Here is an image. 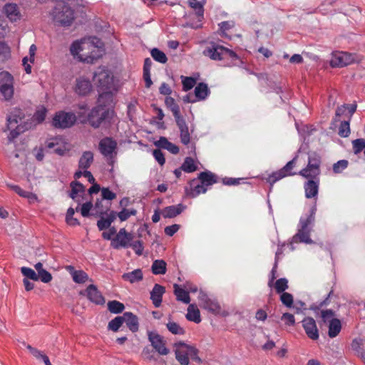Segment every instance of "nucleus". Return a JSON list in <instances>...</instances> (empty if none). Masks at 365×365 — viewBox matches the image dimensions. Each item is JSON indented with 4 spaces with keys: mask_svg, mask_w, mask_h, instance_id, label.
Masks as SVG:
<instances>
[{
    "mask_svg": "<svg viewBox=\"0 0 365 365\" xmlns=\"http://www.w3.org/2000/svg\"><path fill=\"white\" fill-rule=\"evenodd\" d=\"M93 81L98 91L109 90L113 86V76L105 67H99L94 73Z\"/></svg>",
    "mask_w": 365,
    "mask_h": 365,
    "instance_id": "obj_5",
    "label": "nucleus"
},
{
    "mask_svg": "<svg viewBox=\"0 0 365 365\" xmlns=\"http://www.w3.org/2000/svg\"><path fill=\"white\" fill-rule=\"evenodd\" d=\"M24 118V112L19 108H14L7 116V127L13 128L16 125H22Z\"/></svg>",
    "mask_w": 365,
    "mask_h": 365,
    "instance_id": "obj_18",
    "label": "nucleus"
},
{
    "mask_svg": "<svg viewBox=\"0 0 365 365\" xmlns=\"http://www.w3.org/2000/svg\"><path fill=\"white\" fill-rule=\"evenodd\" d=\"M93 162V153L91 151L83 153L78 161V168L81 170H87Z\"/></svg>",
    "mask_w": 365,
    "mask_h": 365,
    "instance_id": "obj_27",
    "label": "nucleus"
},
{
    "mask_svg": "<svg viewBox=\"0 0 365 365\" xmlns=\"http://www.w3.org/2000/svg\"><path fill=\"white\" fill-rule=\"evenodd\" d=\"M148 340L151 346L160 355H168L170 353L169 349L166 347V342L163 337L155 331L148 332Z\"/></svg>",
    "mask_w": 365,
    "mask_h": 365,
    "instance_id": "obj_10",
    "label": "nucleus"
},
{
    "mask_svg": "<svg viewBox=\"0 0 365 365\" xmlns=\"http://www.w3.org/2000/svg\"><path fill=\"white\" fill-rule=\"evenodd\" d=\"M122 279L131 284L140 282L143 279V274L140 269H136L132 272L124 273Z\"/></svg>",
    "mask_w": 365,
    "mask_h": 365,
    "instance_id": "obj_28",
    "label": "nucleus"
},
{
    "mask_svg": "<svg viewBox=\"0 0 365 365\" xmlns=\"http://www.w3.org/2000/svg\"><path fill=\"white\" fill-rule=\"evenodd\" d=\"M319 180H308L304 185L305 197L312 198L317 197L319 192Z\"/></svg>",
    "mask_w": 365,
    "mask_h": 365,
    "instance_id": "obj_22",
    "label": "nucleus"
},
{
    "mask_svg": "<svg viewBox=\"0 0 365 365\" xmlns=\"http://www.w3.org/2000/svg\"><path fill=\"white\" fill-rule=\"evenodd\" d=\"M123 323H125L132 332H136L139 328L138 317L132 312H125L122 315Z\"/></svg>",
    "mask_w": 365,
    "mask_h": 365,
    "instance_id": "obj_24",
    "label": "nucleus"
},
{
    "mask_svg": "<svg viewBox=\"0 0 365 365\" xmlns=\"http://www.w3.org/2000/svg\"><path fill=\"white\" fill-rule=\"evenodd\" d=\"M75 211H76V210H74L73 208L69 207L66 212V222L69 225H71V226H76V225H80L79 221L76 218L73 217Z\"/></svg>",
    "mask_w": 365,
    "mask_h": 365,
    "instance_id": "obj_51",
    "label": "nucleus"
},
{
    "mask_svg": "<svg viewBox=\"0 0 365 365\" xmlns=\"http://www.w3.org/2000/svg\"><path fill=\"white\" fill-rule=\"evenodd\" d=\"M198 179L207 187L217 182L216 175L209 171L200 173L198 175Z\"/></svg>",
    "mask_w": 365,
    "mask_h": 365,
    "instance_id": "obj_32",
    "label": "nucleus"
},
{
    "mask_svg": "<svg viewBox=\"0 0 365 365\" xmlns=\"http://www.w3.org/2000/svg\"><path fill=\"white\" fill-rule=\"evenodd\" d=\"M274 288L277 293L282 294L288 289V280L286 278H280L274 283Z\"/></svg>",
    "mask_w": 365,
    "mask_h": 365,
    "instance_id": "obj_47",
    "label": "nucleus"
},
{
    "mask_svg": "<svg viewBox=\"0 0 365 365\" xmlns=\"http://www.w3.org/2000/svg\"><path fill=\"white\" fill-rule=\"evenodd\" d=\"M21 272L22 274L26 277L27 279H30L34 281L38 280V277L37 274L31 268L23 267L21 268Z\"/></svg>",
    "mask_w": 365,
    "mask_h": 365,
    "instance_id": "obj_54",
    "label": "nucleus"
},
{
    "mask_svg": "<svg viewBox=\"0 0 365 365\" xmlns=\"http://www.w3.org/2000/svg\"><path fill=\"white\" fill-rule=\"evenodd\" d=\"M341 329V324L339 319H332L329 324V336L331 338L336 337Z\"/></svg>",
    "mask_w": 365,
    "mask_h": 365,
    "instance_id": "obj_34",
    "label": "nucleus"
},
{
    "mask_svg": "<svg viewBox=\"0 0 365 365\" xmlns=\"http://www.w3.org/2000/svg\"><path fill=\"white\" fill-rule=\"evenodd\" d=\"M46 112L47 110L44 107L36 110L33 116L34 121L38 123H42L46 118Z\"/></svg>",
    "mask_w": 365,
    "mask_h": 365,
    "instance_id": "obj_62",
    "label": "nucleus"
},
{
    "mask_svg": "<svg viewBox=\"0 0 365 365\" xmlns=\"http://www.w3.org/2000/svg\"><path fill=\"white\" fill-rule=\"evenodd\" d=\"M356 61L354 54L344 51H333L329 61L332 68H341L346 66Z\"/></svg>",
    "mask_w": 365,
    "mask_h": 365,
    "instance_id": "obj_7",
    "label": "nucleus"
},
{
    "mask_svg": "<svg viewBox=\"0 0 365 365\" xmlns=\"http://www.w3.org/2000/svg\"><path fill=\"white\" fill-rule=\"evenodd\" d=\"M207 190V187L201 182L194 179L190 182V187L185 188L186 195L190 197H195L201 193H205Z\"/></svg>",
    "mask_w": 365,
    "mask_h": 365,
    "instance_id": "obj_17",
    "label": "nucleus"
},
{
    "mask_svg": "<svg viewBox=\"0 0 365 365\" xmlns=\"http://www.w3.org/2000/svg\"><path fill=\"white\" fill-rule=\"evenodd\" d=\"M165 103L166 106L172 111L173 116L175 118L182 116L180 112V108L175 103V99L172 97L168 96L165 98Z\"/></svg>",
    "mask_w": 365,
    "mask_h": 365,
    "instance_id": "obj_36",
    "label": "nucleus"
},
{
    "mask_svg": "<svg viewBox=\"0 0 365 365\" xmlns=\"http://www.w3.org/2000/svg\"><path fill=\"white\" fill-rule=\"evenodd\" d=\"M203 54L215 61H224V66H233L240 61L235 52L218 43L211 42L204 50Z\"/></svg>",
    "mask_w": 365,
    "mask_h": 365,
    "instance_id": "obj_1",
    "label": "nucleus"
},
{
    "mask_svg": "<svg viewBox=\"0 0 365 365\" xmlns=\"http://www.w3.org/2000/svg\"><path fill=\"white\" fill-rule=\"evenodd\" d=\"M312 217L309 220H304L301 217L299 224L297 232L293 236L292 242H304L306 244H312L313 241L310 238L312 230Z\"/></svg>",
    "mask_w": 365,
    "mask_h": 365,
    "instance_id": "obj_4",
    "label": "nucleus"
},
{
    "mask_svg": "<svg viewBox=\"0 0 365 365\" xmlns=\"http://www.w3.org/2000/svg\"><path fill=\"white\" fill-rule=\"evenodd\" d=\"M102 200H112L116 197L115 193L110 191L108 187L101 188Z\"/></svg>",
    "mask_w": 365,
    "mask_h": 365,
    "instance_id": "obj_64",
    "label": "nucleus"
},
{
    "mask_svg": "<svg viewBox=\"0 0 365 365\" xmlns=\"http://www.w3.org/2000/svg\"><path fill=\"white\" fill-rule=\"evenodd\" d=\"M54 19L62 26H69L74 19L73 11L66 5L56 6L53 11Z\"/></svg>",
    "mask_w": 365,
    "mask_h": 365,
    "instance_id": "obj_9",
    "label": "nucleus"
},
{
    "mask_svg": "<svg viewBox=\"0 0 365 365\" xmlns=\"http://www.w3.org/2000/svg\"><path fill=\"white\" fill-rule=\"evenodd\" d=\"M181 169L186 173H192L197 170V165L195 160L190 158L187 157L181 165Z\"/></svg>",
    "mask_w": 365,
    "mask_h": 365,
    "instance_id": "obj_39",
    "label": "nucleus"
},
{
    "mask_svg": "<svg viewBox=\"0 0 365 365\" xmlns=\"http://www.w3.org/2000/svg\"><path fill=\"white\" fill-rule=\"evenodd\" d=\"M338 134L342 138H346L349 135L350 127L349 121L344 120L341 123Z\"/></svg>",
    "mask_w": 365,
    "mask_h": 365,
    "instance_id": "obj_59",
    "label": "nucleus"
},
{
    "mask_svg": "<svg viewBox=\"0 0 365 365\" xmlns=\"http://www.w3.org/2000/svg\"><path fill=\"white\" fill-rule=\"evenodd\" d=\"M191 8L195 11V14L198 18L202 19L204 15L203 4L197 0H192L189 2Z\"/></svg>",
    "mask_w": 365,
    "mask_h": 365,
    "instance_id": "obj_45",
    "label": "nucleus"
},
{
    "mask_svg": "<svg viewBox=\"0 0 365 365\" xmlns=\"http://www.w3.org/2000/svg\"><path fill=\"white\" fill-rule=\"evenodd\" d=\"M129 247H132L137 255L140 256L143 255V245L140 240L135 241L133 243L130 242Z\"/></svg>",
    "mask_w": 365,
    "mask_h": 365,
    "instance_id": "obj_63",
    "label": "nucleus"
},
{
    "mask_svg": "<svg viewBox=\"0 0 365 365\" xmlns=\"http://www.w3.org/2000/svg\"><path fill=\"white\" fill-rule=\"evenodd\" d=\"M133 239L132 234L127 232L125 228H121L111 240V246L116 250L120 247H128Z\"/></svg>",
    "mask_w": 365,
    "mask_h": 365,
    "instance_id": "obj_11",
    "label": "nucleus"
},
{
    "mask_svg": "<svg viewBox=\"0 0 365 365\" xmlns=\"http://www.w3.org/2000/svg\"><path fill=\"white\" fill-rule=\"evenodd\" d=\"M166 262L163 259H156L151 266L152 272L154 274H164L166 273Z\"/></svg>",
    "mask_w": 365,
    "mask_h": 365,
    "instance_id": "obj_35",
    "label": "nucleus"
},
{
    "mask_svg": "<svg viewBox=\"0 0 365 365\" xmlns=\"http://www.w3.org/2000/svg\"><path fill=\"white\" fill-rule=\"evenodd\" d=\"M210 93L207 85L204 83H200L195 88V96L197 101L205 100Z\"/></svg>",
    "mask_w": 365,
    "mask_h": 365,
    "instance_id": "obj_33",
    "label": "nucleus"
},
{
    "mask_svg": "<svg viewBox=\"0 0 365 365\" xmlns=\"http://www.w3.org/2000/svg\"><path fill=\"white\" fill-rule=\"evenodd\" d=\"M198 299L200 307L203 309L215 314L220 313L221 308L218 302L215 299H210L205 292H200Z\"/></svg>",
    "mask_w": 365,
    "mask_h": 365,
    "instance_id": "obj_12",
    "label": "nucleus"
},
{
    "mask_svg": "<svg viewBox=\"0 0 365 365\" xmlns=\"http://www.w3.org/2000/svg\"><path fill=\"white\" fill-rule=\"evenodd\" d=\"M165 292V288L158 284H155L150 292V299L155 307H159L162 303L163 295Z\"/></svg>",
    "mask_w": 365,
    "mask_h": 365,
    "instance_id": "obj_21",
    "label": "nucleus"
},
{
    "mask_svg": "<svg viewBox=\"0 0 365 365\" xmlns=\"http://www.w3.org/2000/svg\"><path fill=\"white\" fill-rule=\"evenodd\" d=\"M302 327L307 336L312 339H319V330L317 329L315 320L312 317H306L302 321Z\"/></svg>",
    "mask_w": 365,
    "mask_h": 365,
    "instance_id": "obj_14",
    "label": "nucleus"
},
{
    "mask_svg": "<svg viewBox=\"0 0 365 365\" xmlns=\"http://www.w3.org/2000/svg\"><path fill=\"white\" fill-rule=\"evenodd\" d=\"M308 165L316 168H320L321 157L316 153H312L309 155Z\"/></svg>",
    "mask_w": 365,
    "mask_h": 365,
    "instance_id": "obj_48",
    "label": "nucleus"
},
{
    "mask_svg": "<svg viewBox=\"0 0 365 365\" xmlns=\"http://www.w3.org/2000/svg\"><path fill=\"white\" fill-rule=\"evenodd\" d=\"M182 89L184 91H187L192 88L196 83V80L192 77H185L181 76Z\"/></svg>",
    "mask_w": 365,
    "mask_h": 365,
    "instance_id": "obj_50",
    "label": "nucleus"
},
{
    "mask_svg": "<svg viewBox=\"0 0 365 365\" xmlns=\"http://www.w3.org/2000/svg\"><path fill=\"white\" fill-rule=\"evenodd\" d=\"M287 177L286 174L282 171V168L276 172L272 173L266 178L267 182L272 186L276 182Z\"/></svg>",
    "mask_w": 365,
    "mask_h": 365,
    "instance_id": "obj_43",
    "label": "nucleus"
},
{
    "mask_svg": "<svg viewBox=\"0 0 365 365\" xmlns=\"http://www.w3.org/2000/svg\"><path fill=\"white\" fill-rule=\"evenodd\" d=\"M7 128L10 130L8 135V140L9 143H11L21 133H23L25 130V128L23 125H16L13 128L7 127Z\"/></svg>",
    "mask_w": 365,
    "mask_h": 365,
    "instance_id": "obj_46",
    "label": "nucleus"
},
{
    "mask_svg": "<svg viewBox=\"0 0 365 365\" xmlns=\"http://www.w3.org/2000/svg\"><path fill=\"white\" fill-rule=\"evenodd\" d=\"M71 191L69 196L75 200L77 195L84 192V186L79 182L74 181L71 183Z\"/></svg>",
    "mask_w": 365,
    "mask_h": 365,
    "instance_id": "obj_42",
    "label": "nucleus"
},
{
    "mask_svg": "<svg viewBox=\"0 0 365 365\" xmlns=\"http://www.w3.org/2000/svg\"><path fill=\"white\" fill-rule=\"evenodd\" d=\"M175 358L182 365H188L190 359L200 362L201 360L197 356V349L183 342H178L175 344Z\"/></svg>",
    "mask_w": 365,
    "mask_h": 365,
    "instance_id": "obj_2",
    "label": "nucleus"
},
{
    "mask_svg": "<svg viewBox=\"0 0 365 365\" xmlns=\"http://www.w3.org/2000/svg\"><path fill=\"white\" fill-rule=\"evenodd\" d=\"M117 148V143L111 138H104L99 143L101 153L108 158H111Z\"/></svg>",
    "mask_w": 365,
    "mask_h": 365,
    "instance_id": "obj_13",
    "label": "nucleus"
},
{
    "mask_svg": "<svg viewBox=\"0 0 365 365\" xmlns=\"http://www.w3.org/2000/svg\"><path fill=\"white\" fill-rule=\"evenodd\" d=\"M11 189L15 191L21 197L29 199L31 202L37 200V197L35 194L24 190L18 185H11Z\"/></svg>",
    "mask_w": 365,
    "mask_h": 365,
    "instance_id": "obj_38",
    "label": "nucleus"
},
{
    "mask_svg": "<svg viewBox=\"0 0 365 365\" xmlns=\"http://www.w3.org/2000/svg\"><path fill=\"white\" fill-rule=\"evenodd\" d=\"M297 156H295L292 160L289 161L282 168V171L286 174L287 176H292L295 175L294 172H292L293 168L296 165Z\"/></svg>",
    "mask_w": 365,
    "mask_h": 365,
    "instance_id": "obj_53",
    "label": "nucleus"
},
{
    "mask_svg": "<svg viewBox=\"0 0 365 365\" xmlns=\"http://www.w3.org/2000/svg\"><path fill=\"white\" fill-rule=\"evenodd\" d=\"M351 349L356 351V354L360 356L365 363V352L361 347V339H355L351 342Z\"/></svg>",
    "mask_w": 365,
    "mask_h": 365,
    "instance_id": "obj_41",
    "label": "nucleus"
},
{
    "mask_svg": "<svg viewBox=\"0 0 365 365\" xmlns=\"http://www.w3.org/2000/svg\"><path fill=\"white\" fill-rule=\"evenodd\" d=\"M122 316L115 317L110 322H109L108 328L113 331H117L123 324Z\"/></svg>",
    "mask_w": 365,
    "mask_h": 365,
    "instance_id": "obj_49",
    "label": "nucleus"
},
{
    "mask_svg": "<svg viewBox=\"0 0 365 365\" xmlns=\"http://www.w3.org/2000/svg\"><path fill=\"white\" fill-rule=\"evenodd\" d=\"M98 92L100 93L98 99L99 105H103L105 108L107 106H111L113 103V93L110 89L101 90Z\"/></svg>",
    "mask_w": 365,
    "mask_h": 365,
    "instance_id": "obj_25",
    "label": "nucleus"
},
{
    "mask_svg": "<svg viewBox=\"0 0 365 365\" xmlns=\"http://www.w3.org/2000/svg\"><path fill=\"white\" fill-rule=\"evenodd\" d=\"M113 115V110L105 108L103 105H98L91 109L88 114L87 120L91 126L98 128L104 120L112 118Z\"/></svg>",
    "mask_w": 365,
    "mask_h": 365,
    "instance_id": "obj_3",
    "label": "nucleus"
},
{
    "mask_svg": "<svg viewBox=\"0 0 365 365\" xmlns=\"http://www.w3.org/2000/svg\"><path fill=\"white\" fill-rule=\"evenodd\" d=\"M76 121L73 113L59 111L53 118L52 125L56 128H67L71 127Z\"/></svg>",
    "mask_w": 365,
    "mask_h": 365,
    "instance_id": "obj_8",
    "label": "nucleus"
},
{
    "mask_svg": "<svg viewBox=\"0 0 365 365\" xmlns=\"http://www.w3.org/2000/svg\"><path fill=\"white\" fill-rule=\"evenodd\" d=\"M125 309V306L123 303L113 300L110 301L108 303V309L113 314L121 313Z\"/></svg>",
    "mask_w": 365,
    "mask_h": 365,
    "instance_id": "obj_40",
    "label": "nucleus"
},
{
    "mask_svg": "<svg viewBox=\"0 0 365 365\" xmlns=\"http://www.w3.org/2000/svg\"><path fill=\"white\" fill-rule=\"evenodd\" d=\"M280 301L284 306L290 308L293 306L294 298L290 293L283 292L280 295Z\"/></svg>",
    "mask_w": 365,
    "mask_h": 365,
    "instance_id": "obj_57",
    "label": "nucleus"
},
{
    "mask_svg": "<svg viewBox=\"0 0 365 365\" xmlns=\"http://www.w3.org/2000/svg\"><path fill=\"white\" fill-rule=\"evenodd\" d=\"M175 120L180 130L181 143L184 145H187L190 141V132L187 124L182 116L177 118Z\"/></svg>",
    "mask_w": 365,
    "mask_h": 365,
    "instance_id": "obj_16",
    "label": "nucleus"
},
{
    "mask_svg": "<svg viewBox=\"0 0 365 365\" xmlns=\"http://www.w3.org/2000/svg\"><path fill=\"white\" fill-rule=\"evenodd\" d=\"M320 173V168L309 167L307 165L306 168L299 172V175L309 180H319Z\"/></svg>",
    "mask_w": 365,
    "mask_h": 365,
    "instance_id": "obj_26",
    "label": "nucleus"
},
{
    "mask_svg": "<svg viewBox=\"0 0 365 365\" xmlns=\"http://www.w3.org/2000/svg\"><path fill=\"white\" fill-rule=\"evenodd\" d=\"M3 11L6 16L11 22H16L21 19V14L16 4L8 3L3 7Z\"/></svg>",
    "mask_w": 365,
    "mask_h": 365,
    "instance_id": "obj_15",
    "label": "nucleus"
},
{
    "mask_svg": "<svg viewBox=\"0 0 365 365\" xmlns=\"http://www.w3.org/2000/svg\"><path fill=\"white\" fill-rule=\"evenodd\" d=\"M86 295L88 299L93 303L96 304H103L105 303V299L98 291L96 286L90 284L85 291Z\"/></svg>",
    "mask_w": 365,
    "mask_h": 365,
    "instance_id": "obj_19",
    "label": "nucleus"
},
{
    "mask_svg": "<svg viewBox=\"0 0 365 365\" xmlns=\"http://www.w3.org/2000/svg\"><path fill=\"white\" fill-rule=\"evenodd\" d=\"M185 317L188 321L193 322L197 324L201 322L200 310L195 304H190L188 306Z\"/></svg>",
    "mask_w": 365,
    "mask_h": 365,
    "instance_id": "obj_30",
    "label": "nucleus"
},
{
    "mask_svg": "<svg viewBox=\"0 0 365 365\" xmlns=\"http://www.w3.org/2000/svg\"><path fill=\"white\" fill-rule=\"evenodd\" d=\"M86 44V42H78V41H75L73 42L71 46V48H70V51H71V53L73 56H77L79 53L83 50L84 48V46Z\"/></svg>",
    "mask_w": 365,
    "mask_h": 365,
    "instance_id": "obj_58",
    "label": "nucleus"
},
{
    "mask_svg": "<svg viewBox=\"0 0 365 365\" xmlns=\"http://www.w3.org/2000/svg\"><path fill=\"white\" fill-rule=\"evenodd\" d=\"M137 211L135 209L128 210L123 208L120 212L118 213V217L120 221L123 222L127 220L130 216L135 215Z\"/></svg>",
    "mask_w": 365,
    "mask_h": 365,
    "instance_id": "obj_61",
    "label": "nucleus"
},
{
    "mask_svg": "<svg viewBox=\"0 0 365 365\" xmlns=\"http://www.w3.org/2000/svg\"><path fill=\"white\" fill-rule=\"evenodd\" d=\"M14 77L7 71L0 73V93L5 101H10L14 93Z\"/></svg>",
    "mask_w": 365,
    "mask_h": 365,
    "instance_id": "obj_6",
    "label": "nucleus"
},
{
    "mask_svg": "<svg viewBox=\"0 0 365 365\" xmlns=\"http://www.w3.org/2000/svg\"><path fill=\"white\" fill-rule=\"evenodd\" d=\"M185 206L181 203L176 205H170L165 207L161 211V215L164 218H173L183 212Z\"/></svg>",
    "mask_w": 365,
    "mask_h": 365,
    "instance_id": "obj_23",
    "label": "nucleus"
},
{
    "mask_svg": "<svg viewBox=\"0 0 365 365\" xmlns=\"http://www.w3.org/2000/svg\"><path fill=\"white\" fill-rule=\"evenodd\" d=\"M115 217L116 213L113 211L110 212L106 217H101L97 222V226L99 230H104L109 228Z\"/></svg>",
    "mask_w": 365,
    "mask_h": 365,
    "instance_id": "obj_31",
    "label": "nucleus"
},
{
    "mask_svg": "<svg viewBox=\"0 0 365 365\" xmlns=\"http://www.w3.org/2000/svg\"><path fill=\"white\" fill-rule=\"evenodd\" d=\"M349 165L346 160H340L333 165V172L336 174L342 173Z\"/></svg>",
    "mask_w": 365,
    "mask_h": 365,
    "instance_id": "obj_56",
    "label": "nucleus"
},
{
    "mask_svg": "<svg viewBox=\"0 0 365 365\" xmlns=\"http://www.w3.org/2000/svg\"><path fill=\"white\" fill-rule=\"evenodd\" d=\"M92 85L89 79L79 77L76 79L75 92L80 96H86L90 93Z\"/></svg>",
    "mask_w": 365,
    "mask_h": 365,
    "instance_id": "obj_20",
    "label": "nucleus"
},
{
    "mask_svg": "<svg viewBox=\"0 0 365 365\" xmlns=\"http://www.w3.org/2000/svg\"><path fill=\"white\" fill-rule=\"evenodd\" d=\"M353 150L354 154L360 153L364 149L365 150V139L358 138L352 141Z\"/></svg>",
    "mask_w": 365,
    "mask_h": 365,
    "instance_id": "obj_55",
    "label": "nucleus"
},
{
    "mask_svg": "<svg viewBox=\"0 0 365 365\" xmlns=\"http://www.w3.org/2000/svg\"><path fill=\"white\" fill-rule=\"evenodd\" d=\"M173 288L174 294L176 296V299L178 301L182 302L185 304L190 303V297L188 291L185 290L177 284H175L173 285Z\"/></svg>",
    "mask_w": 365,
    "mask_h": 365,
    "instance_id": "obj_29",
    "label": "nucleus"
},
{
    "mask_svg": "<svg viewBox=\"0 0 365 365\" xmlns=\"http://www.w3.org/2000/svg\"><path fill=\"white\" fill-rule=\"evenodd\" d=\"M166 327L170 333L175 335H183L185 333L183 327L171 320L166 324Z\"/></svg>",
    "mask_w": 365,
    "mask_h": 365,
    "instance_id": "obj_37",
    "label": "nucleus"
},
{
    "mask_svg": "<svg viewBox=\"0 0 365 365\" xmlns=\"http://www.w3.org/2000/svg\"><path fill=\"white\" fill-rule=\"evenodd\" d=\"M93 206L91 202H86L83 203L81 207L78 206L76 208V210L77 212L80 211L83 217H88L90 215V211L93 208Z\"/></svg>",
    "mask_w": 365,
    "mask_h": 365,
    "instance_id": "obj_60",
    "label": "nucleus"
},
{
    "mask_svg": "<svg viewBox=\"0 0 365 365\" xmlns=\"http://www.w3.org/2000/svg\"><path fill=\"white\" fill-rule=\"evenodd\" d=\"M150 54L153 59L159 63H165L168 61V58L165 53L157 48H153L150 51Z\"/></svg>",
    "mask_w": 365,
    "mask_h": 365,
    "instance_id": "obj_44",
    "label": "nucleus"
},
{
    "mask_svg": "<svg viewBox=\"0 0 365 365\" xmlns=\"http://www.w3.org/2000/svg\"><path fill=\"white\" fill-rule=\"evenodd\" d=\"M73 280L76 283H84L88 278V274L83 270H77L73 273Z\"/></svg>",
    "mask_w": 365,
    "mask_h": 365,
    "instance_id": "obj_52",
    "label": "nucleus"
}]
</instances>
